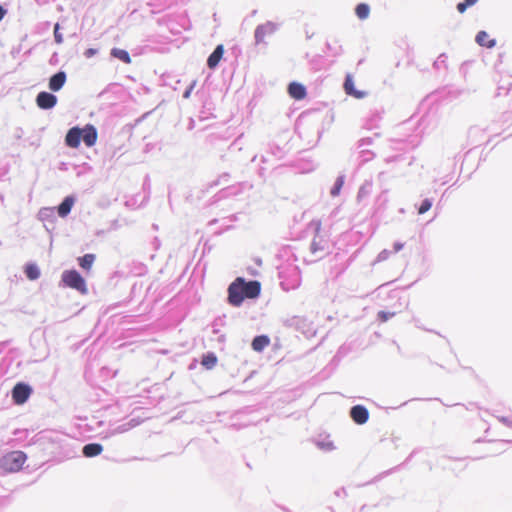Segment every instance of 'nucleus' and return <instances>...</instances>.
Instances as JSON below:
<instances>
[{"mask_svg": "<svg viewBox=\"0 0 512 512\" xmlns=\"http://www.w3.org/2000/svg\"><path fill=\"white\" fill-rule=\"evenodd\" d=\"M261 284L253 280L246 282L242 277H237L228 287V301L233 306H239L244 299H253L259 296Z\"/></svg>", "mask_w": 512, "mask_h": 512, "instance_id": "nucleus-1", "label": "nucleus"}, {"mask_svg": "<svg viewBox=\"0 0 512 512\" xmlns=\"http://www.w3.org/2000/svg\"><path fill=\"white\" fill-rule=\"evenodd\" d=\"M27 460V455L22 451H11L0 458V468L5 472H18Z\"/></svg>", "mask_w": 512, "mask_h": 512, "instance_id": "nucleus-2", "label": "nucleus"}, {"mask_svg": "<svg viewBox=\"0 0 512 512\" xmlns=\"http://www.w3.org/2000/svg\"><path fill=\"white\" fill-rule=\"evenodd\" d=\"M61 281L64 286L78 291L81 294H87L88 288L85 279L76 270H66L62 273Z\"/></svg>", "mask_w": 512, "mask_h": 512, "instance_id": "nucleus-3", "label": "nucleus"}, {"mask_svg": "<svg viewBox=\"0 0 512 512\" xmlns=\"http://www.w3.org/2000/svg\"><path fill=\"white\" fill-rule=\"evenodd\" d=\"M31 388L24 383H17L12 390V399L15 404H24L31 395Z\"/></svg>", "mask_w": 512, "mask_h": 512, "instance_id": "nucleus-4", "label": "nucleus"}, {"mask_svg": "<svg viewBox=\"0 0 512 512\" xmlns=\"http://www.w3.org/2000/svg\"><path fill=\"white\" fill-rule=\"evenodd\" d=\"M276 30L277 26L273 22H266L262 25H259L255 30L256 42H263L266 36L272 35Z\"/></svg>", "mask_w": 512, "mask_h": 512, "instance_id": "nucleus-5", "label": "nucleus"}, {"mask_svg": "<svg viewBox=\"0 0 512 512\" xmlns=\"http://www.w3.org/2000/svg\"><path fill=\"white\" fill-rule=\"evenodd\" d=\"M37 106L41 109H51L57 103L55 95L48 92H40L36 97Z\"/></svg>", "mask_w": 512, "mask_h": 512, "instance_id": "nucleus-6", "label": "nucleus"}, {"mask_svg": "<svg viewBox=\"0 0 512 512\" xmlns=\"http://www.w3.org/2000/svg\"><path fill=\"white\" fill-rule=\"evenodd\" d=\"M82 129L78 127L71 128L65 137L66 145L71 148H77L82 139Z\"/></svg>", "mask_w": 512, "mask_h": 512, "instance_id": "nucleus-7", "label": "nucleus"}, {"mask_svg": "<svg viewBox=\"0 0 512 512\" xmlns=\"http://www.w3.org/2000/svg\"><path fill=\"white\" fill-rule=\"evenodd\" d=\"M350 416L357 424H364L369 418V412L364 406L356 405L352 407Z\"/></svg>", "mask_w": 512, "mask_h": 512, "instance_id": "nucleus-8", "label": "nucleus"}, {"mask_svg": "<svg viewBox=\"0 0 512 512\" xmlns=\"http://www.w3.org/2000/svg\"><path fill=\"white\" fill-rule=\"evenodd\" d=\"M288 93L290 97L295 100H302L307 95L305 86L298 82H292L289 84Z\"/></svg>", "mask_w": 512, "mask_h": 512, "instance_id": "nucleus-9", "label": "nucleus"}, {"mask_svg": "<svg viewBox=\"0 0 512 512\" xmlns=\"http://www.w3.org/2000/svg\"><path fill=\"white\" fill-rule=\"evenodd\" d=\"M344 90L348 95L355 97L356 99H362L366 96V92L356 90L354 87V81L351 75H347L344 82Z\"/></svg>", "mask_w": 512, "mask_h": 512, "instance_id": "nucleus-10", "label": "nucleus"}, {"mask_svg": "<svg viewBox=\"0 0 512 512\" xmlns=\"http://www.w3.org/2000/svg\"><path fill=\"white\" fill-rule=\"evenodd\" d=\"M82 140L84 141L85 145L88 147L93 146L97 141V131L92 125H87L85 128L82 129Z\"/></svg>", "mask_w": 512, "mask_h": 512, "instance_id": "nucleus-11", "label": "nucleus"}, {"mask_svg": "<svg viewBox=\"0 0 512 512\" xmlns=\"http://www.w3.org/2000/svg\"><path fill=\"white\" fill-rule=\"evenodd\" d=\"M66 82V74L60 71L53 75L49 80V89L56 92L59 91Z\"/></svg>", "mask_w": 512, "mask_h": 512, "instance_id": "nucleus-12", "label": "nucleus"}, {"mask_svg": "<svg viewBox=\"0 0 512 512\" xmlns=\"http://www.w3.org/2000/svg\"><path fill=\"white\" fill-rule=\"evenodd\" d=\"M224 53L223 45H218L212 54L208 57L207 65L210 69H214L220 62Z\"/></svg>", "mask_w": 512, "mask_h": 512, "instance_id": "nucleus-13", "label": "nucleus"}, {"mask_svg": "<svg viewBox=\"0 0 512 512\" xmlns=\"http://www.w3.org/2000/svg\"><path fill=\"white\" fill-rule=\"evenodd\" d=\"M270 345V338L267 335L256 336L251 343L252 349L256 352L263 351Z\"/></svg>", "mask_w": 512, "mask_h": 512, "instance_id": "nucleus-14", "label": "nucleus"}, {"mask_svg": "<svg viewBox=\"0 0 512 512\" xmlns=\"http://www.w3.org/2000/svg\"><path fill=\"white\" fill-rule=\"evenodd\" d=\"M476 42L483 47L492 48L495 46L496 41L491 39L486 31H480L476 35Z\"/></svg>", "mask_w": 512, "mask_h": 512, "instance_id": "nucleus-15", "label": "nucleus"}, {"mask_svg": "<svg viewBox=\"0 0 512 512\" xmlns=\"http://www.w3.org/2000/svg\"><path fill=\"white\" fill-rule=\"evenodd\" d=\"M103 447L98 443H90L83 447V454L85 457H95L101 454Z\"/></svg>", "mask_w": 512, "mask_h": 512, "instance_id": "nucleus-16", "label": "nucleus"}, {"mask_svg": "<svg viewBox=\"0 0 512 512\" xmlns=\"http://www.w3.org/2000/svg\"><path fill=\"white\" fill-rule=\"evenodd\" d=\"M74 204V199L72 197H66L63 202L58 206V215L60 217H66Z\"/></svg>", "mask_w": 512, "mask_h": 512, "instance_id": "nucleus-17", "label": "nucleus"}, {"mask_svg": "<svg viewBox=\"0 0 512 512\" xmlns=\"http://www.w3.org/2000/svg\"><path fill=\"white\" fill-rule=\"evenodd\" d=\"M111 56L119 59L120 61L124 62L125 64H130L132 61L129 53L126 50L120 49V48H113L111 50Z\"/></svg>", "mask_w": 512, "mask_h": 512, "instance_id": "nucleus-18", "label": "nucleus"}, {"mask_svg": "<svg viewBox=\"0 0 512 512\" xmlns=\"http://www.w3.org/2000/svg\"><path fill=\"white\" fill-rule=\"evenodd\" d=\"M217 361H218V359L214 353H207V354L203 355L201 364L206 369H212L217 364Z\"/></svg>", "mask_w": 512, "mask_h": 512, "instance_id": "nucleus-19", "label": "nucleus"}, {"mask_svg": "<svg viewBox=\"0 0 512 512\" xmlns=\"http://www.w3.org/2000/svg\"><path fill=\"white\" fill-rule=\"evenodd\" d=\"M94 261H95L94 254H85L83 257H80L78 259L80 267L87 271L91 269Z\"/></svg>", "mask_w": 512, "mask_h": 512, "instance_id": "nucleus-20", "label": "nucleus"}, {"mask_svg": "<svg viewBox=\"0 0 512 512\" xmlns=\"http://www.w3.org/2000/svg\"><path fill=\"white\" fill-rule=\"evenodd\" d=\"M355 13L360 20H365L370 14V7L365 3H360L356 6Z\"/></svg>", "mask_w": 512, "mask_h": 512, "instance_id": "nucleus-21", "label": "nucleus"}, {"mask_svg": "<svg viewBox=\"0 0 512 512\" xmlns=\"http://www.w3.org/2000/svg\"><path fill=\"white\" fill-rule=\"evenodd\" d=\"M25 275L29 280H36L40 276L39 268L35 264H28L25 267Z\"/></svg>", "mask_w": 512, "mask_h": 512, "instance_id": "nucleus-22", "label": "nucleus"}, {"mask_svg": "<svg viewBox=\"0 0 512 512\" xmlns=\"http://www.w3.org/2000/svg\"><path fill=\"white\" fill-rule=\"evenodd\" d=\"M477 2L478 0H464L463 2L458 3L457 10L459 13H464L468 7L473 6Z\"/></svg>", "mask_w": 512, "mask_h": 512, "instance_id": "nucleus-23", "label": "nucleus"}, {"mask_svg": "<svg viewBox=\"0 0 512 512\" xmlns=\"http://www.w3.org/2000/svg\"><path fill=\"white\" fill-rule=\"evenodd\" d=\"M343 184H344V177L339 176L336 180V183H335L333 189L331 190V195L337 196L340 193V190H341Z\"/></svg>", "mask_w": 512, "mask_h": 512, "instance_id": "nucleus-24", "label": "nucleus"}, {"mask_svg": "<svg viewBox=\"0 0 512 512\" xmlns=\"http://www.w3.org/2000/svg\"><path fill=\"white\" fill-rule=\"evenodd\" d=\"M431 207H432V202L429 199H425L422 201L421 205L419 206L418 213L424 214L427 211H429Z\"/></svg>", "mask_w": 512, "mask_h": 512, "instance_id": "nucleus-25", "label": "nucleus"}, {"mask_svg": "<svg viewBox=\"0 0 512 512\" xmlns=\"http://www.w3.org/2000/svg\"><path fill=\"white\" fill-rule=\"evenodd\" d=\"M59 29H60V25H59V23H56L54 26V37H55V41L58 44H61L63 42V37H62V34L59 32Z\"/></svg>", "mask_w": 512, "mask_h": 512, "instance_id": "nucleus-26", "label": "nucleus"}, {"mask_svg": "<svg viewBox=\"0 0 512 512\" xmlns=\"http://www.w3.org/2000/svg\"><path fill=\"white\" fill-rule=\"evenodd\" d=\"M324 248L323 246L321 245V242H318L316 241V239H314L311 243V251L312 253H316L318 251H322Z\"/></svg>", "mask_w": 512, "mask_h": 512, "instance_id": "nucleus-27", "label": "nucleus"}, {"mask_svg": "<svg viewBox=\"0 0 512 512\" xmlns=\"http://www.w3.org/2000/svg\"><path fill=\"white\" fill-rule=\"evenodd\" d=\"M97 53V50L94 48H89L84 52L85 57L91 58Z\"/></svg>", "mask_w": 512, "mask_h": 512, "instance_id": "nucleus-28", "label": "nucleus"}, {"mask_svg": "<svg viewBox=\"0 0 512 512\" xmlns=\"http://www.w3.org/2000/svg\"><path fill=\"white\" fill-rule=\"evenodd\" d=\"M402 248H403V244H402V243H395V244H394V250H395V252L400 251Z\"/></svg>", "mask_w": 512, "mask_h": 512, "instance_id": "nucleus-29", "label": "nucleus"}, {"mask_svg": "<svg viewBox=\"0 0 512 512\" xmlns=\"http://www.w3.org/2000/svg\"><path fill=\"white\" fill-rule=\"evenodd\" d=\"M6 15V10L0 6V21L4 18V16Z\"/></svg>", "mask_w": 512, "mask_h": 512, "instance_id": "nucleus-30", "label": "nucleus"}, {"mask_svg": "<svg viewBox=\"0 0 512 512\" xmlns=\"http://www.w3.org/2000/svg\"><path fill=\"white\" fill-rule=\"evenodd\" d=\"M500 420H501L502 422H504L505 424L512 426V422H511V421H508L506 418H500Z\"/></svg>", "mask_w": 512, "mask_h": 512, "instance_id": "nucleus-31", "label": "nucleus"}]
</instances>
